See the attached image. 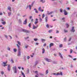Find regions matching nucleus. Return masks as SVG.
Masks as SVG:
<instances>
[{
  "instance_id": "25",
  "label": "nucleus",
  "mask_w": 77,
  "mask_h": 77,
  "mask_svg": "<svg viewBox=\"0 0 77 77\" xmlns=\"http://www.w3.org/2000/svg\"><path fill=\"white\" fill-rule=\"evenodd\" d=\"M40 2H42L43 3H45V0H40Z\"/></svg>"
},
{
  "instance_id": "2",
  "label": "nucleus",
  "mask_w": 77,
  "mask_h": 77,
  "mask_svg": "<svg viewBox=\"0 0 77 77\" xmlns=\"http://www.w3.org/2000/svg\"><path fill=\"white\" fill-rule=\"evenodd\" d=\"M53 75H63L62 72H60V73L59 72L57 73V74H56V73H53Z\"/></svg>"
},
{
  "instance_id": "48",
  "label": "nucleus",
  "mask_w": 77,
  "mask_h": 77,
  "mask_svg": "<svg viewBox=\"0 0 77 77\" xmlns=\"http://www.w3.org/2000/svg\"><path fill=\"white\" fill-rule=\"evenodd\" d=\"M46 26L47 27V28H49V26L48 25V24H47Z\"/></svg>"
},
{
  "instance_id": "18",
  "label": "nucleus",
  "mask_w": 77,
  "mask_h": 77,
  "mask_svg": "<svg viewBox=\"0 0 77 77\" xmlns=\"http://www.w3.org/2000/svg\"><path fill=\"white\" fill-rule=\"evenodd\" d=\"M34 11H35V13H36V14H38V10H37V9H36L35 8L34 9Z\"/></svg>"
},
{
  "instance_id": "64",
  "label": "nucleus",
  "mask_w": 77,
  "mask_h": 77,
  "mask_svg": "<svg viewBox=\"0 0 77 77\" xmlns=\"http://www.w3.org/2000/svg\"><path fill=\"white\" fill-rule=\"evenodd\" d=\"M56 33H59V31L57 30L56 31Z\"/></svg>"
},
{
  "instance_id": "8",
  "label": "nucleus",
  "mask_w": 77,
  "mask_h": 77,
  "mask_svg": "<svg viewBox=\"0 0 77 77\" xmlns=\"http://www.w3.org/2000/svg\"><path fill=\"white\" fill-rule=\"evenodd\" d=\"M38 23V19L37 18H36L35 20V21L34 23L36 25Z\"/></svg>"
},
{
  "instance_id": "6",
  "label": "nucleus",
  "mask_w": 77,
  "mask_h": 77,
  "mask_svg": "<svg viewBox=\"0 0 77 77\" xmlns=\"http://www.w3.org/2000/svg\"><path fill=\"white\" fill-rule=\"evenodd\" d=\"M7 69H8V71H10V70H11V65H10V64H8V65Z\"/></svg>"
},
{
  "instance_id": "1",
  "label": "nucleus",
  "mask_w": 77,
  "mask_h": 77,
  "mask_svg": "<svg viewBox=\"0 0 77 77\" xmlns=\"http://www.w3.org/2000/svg\"><path fill=\"white\" fill-rule=\"evenodd\" d=\"M12 69L13 70L14 73H17L18 70H17V67L16 66H14L13 67Z\"/></svg>"
},
{
  "instance_id": "5",
  "label": "nucleus",
  "mask_w": 77,
  "mask_h": 77,
  "mask_svg": "<svg viewBox=\"0 0 77 77\" xmlns=\"http://www.w3.org/2000/svg\"><path fill=\"white\" fill-rule=\"evenodd\" d=\"M17 56L18 57L20 56H21V51H18V53L17 54Z\"/></svg>"
},
{
  "instance_id": "41",
  "label": "nucleus",
  "mask_w": 77,
  "mask_h": 77,
  "mask_svg": "<svg viewBox=\"0 0 77 77\" xmlns=\"http://www.w3.org/2000/svg\"><path fill=\"white\" fill-rule=\"evenodd\" d=\"M53 13V11H51L50 12H49V15H51Z\"/></svg>"
},
{
  "instance_id": "11",
  "label": "nucleus",
  "mask_w": 77,
  "mask_h": 77,
  "mask_svg": "<svg viewBox=\"0 0 77 77\" xmlns=\"http://www.w3.org/2000/svg\"><path fill=\"white\" fill-rule=\"evenodd\" d=\"M3 63L4 65L3 66L4 67H5V66H8V64H6V63H7V61L6 62H3Z\"/></svg>"
},
{
  "instance_id": "51",
  "label": "nucleus",
  "mask_w": 77,
  "mask_h": 77,
  "mask_svg": "<svg viewBox=\"0 0 77 77\" xmlns=\"http://www.w3.org/2000/svg\"><path fill=\"white\" fill-rule=\"evenodd\" d=\"M11 61L12 62V63H14V61H13V60L12 59L11 60Z\"/></svg>"
},
{
  "instance_id": "49",
  "label": "nucleus",
  "mask_w": 77,
  "mask_h": 77,
  "mask_svg": "<svg viewBox=\"0 0 77 77\" xmlns=\"http://www.w3.org/2000/svg\"><path fill=\"white\" fill-rule=\"evenodd\" d=\"M72 51H72V50L71 49L70 50V53L71 54L72 53Z\"/></svg>"
},
{
  "instance_id": "42",
  "label": "nucleus",
  "mask_w": 77,
  "mask_h": 77,
  "mask_svg": "<svg viewBox=\"0 0 77 77\" xmlns=\"http://www.w3.org/2000/svg\"><path fill=\"white\" fill-rule=\"evenodd\" d=\"M59 47L60 48H62V45L60 44L59 45Z\"/></svg>"
},
{
  "instance_id": "35",
  "label": "nucleus",
  "mask_w": 77,
  "mask_h": 77,
  "mask_svg": "<svg viewBox=\"0 0 77 77\" xmlns=\"http://www.w3.org/2000/svg\"><path fill=\"white\" fill-rule=\"evenodd\" d=\"M11 12H8V15L9 16H10V15H11Z\"/></svg>"
},
{
  "instance_id": "54",
  "label": "nucleus",
  "mask_w": 77,
  "mask_h": 77,
  "mask_svg": "<svg viewBox=\"0 0 77 77\" xmlns=\"http://www.w3.org/2000/svg\"><path fill=\"white\" fill-rule=\"evenodd\" d=\"M29 37H27L26 38H25V39H28V38H29Z\"/></svg>"
},
{
  "instance_id": "53",
  "label": "nucleus",
  "mask_w": 77,
  "mask_h": 77,
  "mask_svg": "<svg viewBox=\"0 0 77 77\" xmlns=\"http://www.w3.org/2000/svg\"><path fill=\"white\" fill-rule=\"evenodd\" d=\"M27 59H30V57H29V56H28L27 57Z\"/></svg>"
},
{
  "instance_id": "57",
  "label": "nucleus",
  "mask_w": 77,
  "mask_h": 77,
  "mask_svg": "<svg viewBox=\"0 0 77 77\" xmlns=\"http://www.w3.org/2000/svg\"><path fill=\"white\" fill-rule=\"evenodd\" d=\"M70 67L71 68H72V67H73V66H72V65H70Z\"/></svg>"
},
{
  "instance_id": "56",
  "label": "nucleus",
  "mask_w": 77,
  "mask_h": 77,
  "mask_svg": "<svg viewBox=\"0 0 77 77\" xmlns=\"http://www.w3.org/2000/svg\"><path fill=\"white\" fill-rule=\"evenodd\" d=\"M66 41V38L65 37V38H64V41Z\"/></svg>"
},
{
  "instance_id": "33",
  "label": "nucleus",
  "mask_w": 77,
  "mask_h": 77,
  "mask_svg": "<svg viewBox=\"0 0 77 77\" xmlns=\"http://www.w3.org/2000/svg\"><path fill=\"white\" fill-rule=\"evenodd\" d=\"M52 31H53V30L51 29V30H49L48 31V32L49 33H51V32H52Z\"/></svg>"
},
{
  "instance_id": "7",
  "label": "nucleus",
  "mask_w": 77,
  "mask_h": 77,
  "mask_svg": "<svg viewBox=\"0 0 77 77\" xmlns=\"http://www.w3.org/2000/svg\"><path fill=\"white\" fill-rule=\"evenodd\" d=\"M32 27H33V29H37L38 28V25H37L36 26H35V25H33Z\"/></svg>"
},
{
  "instance_id": "31",
  "label": "nucleus",
  "mask_w": 77,
  "mask_h": 77,
  "mask_svg": "<svg viewBox=\"0 0 77 77\" xmlns=\"http://www.w3.org/2000/svg\"><path fill=\"white\" fill-rule=\"evenodd\" d=\"M32 5H29V8L30 10V9H31V8H32Z\"/></svg>"
},
{
  "instance_id": "10",
  "label": "nucleus",
  "mask_w": 77,
  "mask_h": 77,
  "mask_svg": "<svg viewBox=\"0 0 77 77\" xmlns=\"http://www.w3.org/2000/svg\"><path fill=\"white\" fill-rule=\"evenodd\" d=\"M38 63H39V62L38 61H35V64L34 65V66H33V67H36V65H37V64Z\"/></svg>"
},
{
  "instance_id": "63",
  "label": "nucleus",
  "mask_w": 77,
  "mask_h": 77,
  "mask_svg": "<svg viewBox=\"0 0 77 77\" xmlns=\"http://www.w3.org/2000/svg\"><path fill=\"white\" fill-rule=\"evenodd\" d=\"M46 45H47L45 43V44H44L43 46H46Z\"/></svg>"
},
{
  "instance_id": "24",
  "label": "nucleus",
  "mask_w": 77,
  "mask_h": 77,
  "mask_svg": "<svg viewBox=\"0 0 77 77\" xmlns=\"http://www.w3.org/2000/svg\"><path fill=\"white\" fill-rule=\"evenodd\" d=\"M41 41L42 42H44L45 41V39H42Z\"/></svg>"
},
{
  "instance_id": "52",
  "label": "nucleus",
  "mask_w": 77,
  "mask_h": 77,
  "mask_svg": "<svg viewBox=\"0 0 77 77\" xmlns=\"http://www.w3.org/2000/svg\"><path fill=\"white\" fill-rule=\"evenodd\" d=\"M35 44L36 45H38V44H39V43H35Z\"/></svg>"
},
{
  "instance_id": "59",
  "label": "nucleus",
  "mask_w": 77,
  "mask_h": 77,
  "mask_svg": "<svg viewBox=\"0 0 77 77\" xmlns=\"http://www.w3.org/2000/svg\"><path fill=\"white\" fill-rule=\"evenodd\" d=\"M3 14V13H1L0 12V15H2Z\"/></svg>"
},
{
  "instance_id": "27",
  "label": "nucleus",
  "mask_w": 77,
  "mask_h": 77,
  "mask_svg": "<svg viewBox=\"0 0 77 77\" xmlns=\"http://www.w3.org/2000/svg\"><path fill=\"white\" fill-rule=\"evenodd\" d=\"M44 53H45V49H44V48H43L42 53H43V54H44Z\"/></svg>"
},
{
  "instance_id": "17",
  "label": "nucleus",
  "mask_w": 77,
  "mask_h": 77,
  "mask_svg": "<svg viewBox=\"0 0 77 77\" xmlns=\"http://www.w3.org/2000/svg\"><path fill=\"white\" fill-rule=\"evenodd\" d=\"M74 29V26L72 27V29L71 30V31L72 32H75V29Z\"/></svg>"
},
{
  "instance_id": "19",
  "label": "nucleus",
  "mask_w": 77,
  "mask_h": 77,
  "mask_svg": "<svg viewBox=\"0 0 77 77\" xmlns=\"http://www.w3.org/2000/svg\"><path fill=\"white\" fill-rule=\"evenodd\" d=\"M18 22L19 24H21L22 23V20L21 19H19V20Z\"/></svg>"
},
{
  "instance_id": "30",
  "label": "nucleus",
  "mask_w": 77,
  "mask_h": 77,
  "mask_svg": "<svg viewBox=\"0 0 77 77\" xmlns=\"http://www.w3.org/2000/svg\"><path fill=\"white\" fill-rule=\"evenodd\" d=\"M29 69H28L26 71V74H29Z\"/></svg>"
},
{
  "instance_id": "4",
  "label": "nucleus",
  "mask_w": 77,
  "mask_h": 77,
  "mask_svg": "<svg viewBox=\"0 0 77 77\" xmlns=\"http://www.w3.org/2000/svg\"><path fill=\"white\" fill-rule=\"evenodd\" d=\"M22 31H23V32H25V33H29L30 32L29 31L25 29H22Z\"/></svg>"
},
{
  "instance_id": "20",
  "label": "nucleus",
  "mask_w": 77,
  "mask_h": 77,
  "mask_svg": "<svg viewBox=\"0 0 77 77\" xmlns=\"http://www.w3.org/2000/svg\"><path fill=\"white\" fill-rule=\"evenodd\" d=\"M7 9L8 10H9V11H10V12H11V7L9 6L7 8Z\"/></svg>"
},
{
  "instance_id": "36",
  "label": "nucleus",
  "mask_w": 77,
  "mask_h": 77,
  "mask_svg": "<svg viewBox=\"0 0 77 77\" xmlns=\"http://www.w3.org/2000/svg\"><path fill=\"white\" fill-rule=\"evenodd\" d=\"M48 73V70H47L46 71V74H47Z\"/></svg>"
},
{
  "instance_id": "50",
  "label": "nucleus",
  "mask_w": 77,
  "mask_h": 77,
  "mask_svg": "<svg viewBox=\"0 0 77 77\" xmlns=\"http://www.w3.org/2000/svg\"><path fill=\"white\" fill-rule=\"evenodd\" d=\"M33 4H34V2H32L31 6H32Z\"/></svg>"
},
{
  "instance_id": "40",
  "label": "nucleus",
  "mask_w": 77,
  "mask_h": 77,
  "mask_svg": "<svg viewBox=\"0 0 77 77\" xmlns=\"http://www.w3.org/2000/svg\"><path fill=\"white\" fill-rule=\"evenodd\" d=\"M39 19L40 21V22H41V21H42V19L41 18L39 17Z\"/></svg>"
},
{
  "instance_id": "32",
  "label": "nucleus",
  "mask_w": 77,
  "mask_h": 77,
  "mask_svg": "<svg viewBox=\"0 0 77 77\" xmlns=\"http://www.w3.org/2000/svg\"><path fill=\"white\" fill-rule=\"evenodd\" d=\"M13 50H14V52H17V49L15 48H14L13 49Z\"/></svg>"
},
{
  "instance_id": "15",
  "label": "nucleus",
  "mask_w": 77,
  "mask_h": 77,
  "mask_svg": "<svg viewBox=\"0 0 77 77\" xmlns=\"http://www.w3.org/2000/svg\"><path fill=\"white\" fill-rule=\"evenodd\" d=\"M16 45H17V47L18 48V51H20V46L18 44H17Z\"/></svg>"
},
{
  "instance_id": "23",
  "label": "nucleus",
  "mask_w": 77,
  "mask_h": 77,
  "mask_svg": "<svg viewBox=\"0 0 77 77\" xmlns=\"http://www.w3.org/2000/svg\"><path fill=\"white\" fill-rule=\"evenodd\" d=\"M38 11L41 12V7H39L38 8Z\"/></svg>"
},
{
  "instance_id": "3",
  "label": "nucleus",
  "mask_w": 77,
  "mask_h": 77,
  "mask_svg": "<svg viewBox=\"0 0 77 77\" xmlns=\"http://www.w3.org/2000/svg\"><path fill=\"white\" fill-rule=\"evenodd\" d=\"M45 60L46 61H47V62H52L51 60L48 58H45Z\"/></svg>"
},
{
  "instance_id": "62",
  "label": "nucleus",
  "mask_w": 77,
  "mask_h": 77,
  "mask_svg": "<svg viewBox=\"0 0 77 77\" xmlns=\"http://www.w3.org/2000/svg\"><path fill=\"white\" fill-rule=\"evenodd\" d=\"M9 37H10V38H11V39H12V37H11V35H9Z\"/></svg>"
},
{
  "instance_id": "22",
  "label": "nucleus",
  "mask_w": 77,
  "mask_h": 77,
  "mask_svg": "<svg viewBox=\"0 0 77 77\" xmlns=\"http://www.w3.org/2000/svg\"><path fill=\"white\" fill-rule=\"evenodd\" d=\"M61 20H63V22L65 21V17L62 18Z\"/></svg>"
},
{
  "instance_id": "34",
  "label": "nucleus",
  "mask_w": 77,
  "mask_h": 77,
  "mask_svg": "<svg viewBox=\"0 0 77 77\" xmlns=\"http://www.w3.org/2000/svg\"><path fill=\"white\" fill-rule=\"evenodd\" d=\"M47 13L46 15H50V12L48 11H47Z\"/></svg>"
},
{
  "instance_id": "29",
  "label": "nucleus",
  "mask_w": 77,
  "mask_h": 77,
  "mask_svg": "<svg viewBox=\"0 0 77 77\" xmlns=\"http://www.w3.org/2000/svg\"><path fill=\"white\" fill-rule=\"evenodd\" d=\"M64 33H66V32H68V31L66 29H64Z\"/></svg>"
},
{
  "instance_id": "14",
  "label": "nucleus",
  "mask_w": 77,
  "mask_h": 77,
  "mask_svg": "<svg viewBox=\"0 0 77 77\" xmlns=\"http://www.w3.org/2000/svg\"><path fill=\"white\" fill-rule=\"evenodd\" d=\"M54 45V43H51L50 44L49 48H51V47H52V46H53Z\"/></svg>"
},
{
  "instance_id": "46",
  "label": "nucleus",
  "mask_w": 77,
  "mask_h": 77,
  "mask_svg": "<svg viewBox=\"0 0 77 77\" xmlns=\"http://www.w3.org/2000/svg\"><path fill=\"white\" fill-rule=\"evenodd\" d=\"M72 38V37H70L69 38V41H70L71 40V38Z\"/></svg>"
},
{
  "instance_id": "26",
  "label": "nucleus",
  "mask_w": 77,
  "mask_h": 77,
  "mask_svg": "<svg viewBox=\"0 0 77 77\" xmlns=\"http://www.w3.org/2000/svg\"><path fill=\"white\" fill-rule=\"evenodd\" d=\"M17 44L19 45H21V42L19 41H17Z\"/></svg>"
},
{
  "instance_id": "13",
  "label": "nucleus",
  "mask_w": 77,
  "mask_h": 77,
  "mask_svg": "<svg viewBox=\"0 0 77 77\" xmlns=\"http://www.w3.org/2000/svg\"><path fill=\"white\" fill-rule=\"evenodd\" d=\"M63 12L64 13V15H67L68 13H67L66 11V10H64Z\"/></svg>"
},
{
  "instance_id": "12",
  "label": "nucleus",
  "mask_w": 77,
  "mask_h": 77,
  "mask_svg": "<svg viewBox=\"0 0 77 77\" xmlns=\"http://www.w3.org/2000/svg\"><path fill=\"white\" fill-rule=\"evenodd\" d=\"M58 55L61 58V59H63V57L62 56V54L60 52L58 53Z\"/></svg>"
},
{
  "instance_id": "55",
  "label": "nucleus",
  "mask_w": 77,
  "mask_h": 77,
  "mask_svg": "<svg viewBox=\"0 0 77 77\" xmlns=\"http://www.w3.org/2000/svg\"><path fill=\"white\" fill-rule=\"evenodd\" d=\"M29 46L28 45H27L25 46V47L26 48H27Z\"/></svg>"
},
{
  "instance_id": "38",
  "label": "nucleus",
  "mask_w": 77,
  "mask_h": 77,
  "mask_svg": "<svg viewBox=\"0 0 77 77\" xmlns=\"http://www.w3.org/2000/svg\"><path fill=\"white\" fill-rule=\"evenodd\" d=\"M39 74L40 75H41L42 76H44V74L41 73H39Z\"/></svg>"
},
{
  "instance_id": "60",
  "label": "nucleus",
  "mask_w": 77,
  "mask_h": 77,
  "mask_svg": "<svg viewBox=\"0 0 77 77\" xmlns=\"http://www.w3.org/2000/svg\"><path fill=\"white\" fill-rule=\"evenodd\" d=\"M18 68L19 69H21V67H18Z\"/></svg>"
},
{
  "instance_id": "43",
  "label": "nucleus",
  "mask_w": 77,
  "mask_h": 77,
  "mask_svg": "<svg viewBox=\"0 0 77 77\" xmlns=\"http://www.w3.org/2000/svg\"><path fill=\"white\" fill-rule=\"evenodd\" d=\"M7 50H8L9 51H10L11 50V49H10V48L9 47H8V48H7Z\"/></svg>"
},
{
  "instance_id": "39",
  "label": "nucleus",
  "mask_w": 77,
  "mask_h": 77,
  "mask_svg": "<svg viewBox=\"0 0 77 77\" xmlns=\"http://www.w3.org/2000/svg\"><path fill=\"white\" fill-rule=\"evenodd\" d=\"M45 17V15L44 14H43L42 15V18H44Z\"/></svg>"
},
{
  "instance_id": "45",
  "label": "nucleus",
  "mask_w": 77,
  "mask_h": 77,
  "mask_svg": "<svg viewBox=\"0 0 77 77\" xmlns=\"http://www.w3.org/2000/svg\"><path fill=\"white\" fill-rule=\"evenodd\" d=\"M31 23H30L29 24V27H31Z\"/></svg>"
},
{
  "instance_id": "37",
  "label": "nucleus",
  "mask_w": 77,
  "mask_h": 77,
  "mask_svg": "<svg viewBox=\"0 0 77 77\" xmlns=\"http://www.w3.org/2000/svg\"><path fill=\"white\" fill-rule=\"evenodd\" d=\"M1 74H2V75H3V74H5V73H4V72L2 71L1 72Z\"/></svg>"
},
{
  "instance_id": "47",
  "label": "nucleus",
  "mask_w": 77,
  "mask_h": 77,
  "mask_svg": "<svg viewBox=\"0 0 77 77\" xmlns=\"http://www.w3.org/2000/svg\"><path fill=\"white\" fill-rule=\"evenodd\" d=\"M34 41H38V39L37 38H34Z\"/></svg>"
},
{
  "instance_id": "61",
  "label": "nucleus",
  "mask_w": 77,
  "mask_h": 77,
  "mask_svg": "<svg viewBox=\"0 0 77 77\" xmlns=\"http://www.w3.org/2000/svg\"><path fill=\"white\" fill-rule=\"evenodd\" d=\"M35 72L36 73V74H37L38 73V71H35Z\"/></svg>"
},
{
  "instance_id": "58",
  "label": "nucleus",
  "mask_w": 77,
  "mask_h": 77,
  "mask_svg": "<svg viewBox=\"0 0 77 77\" xmlns=\"http://www.w3.org/2000/svg\"><path fill=\"white\" fill-rule=\"evenodd\" d=\"M5 38H7V39H8V36L6 35H5Z\"/></svg>"
},
{
  "instance_id": "21",
  "label": "nucleus",
  "mask_w": 77,
  "mask_h": 77,
  "mask_svg": "<svg viewBox=\"0 0 77 77\" xmlns=\"http://www.w3.org/2000/svg\"><path fill=\"white\" fill-rule=\"evenodd\" d=\"M45 22H47L48 21V17L47 16L45 18Z\"/></svg>"
},
{
  "instance_id": "9",
  "label": "nucleus",
  "mask_w": 77,
  "mask_h": 77,
  "mask_svg": "<svg viewBox=\"0 0 77 77\" xmlns=\"http://www.w3.org/2000/svg\"><path fill=\"white\" fill-rule=\"evenodd\" d=\"M27 19H26L24 21V22L23 23V24H25V25L27 24Z\"/></svg>"
},
{
  "instance_id": "44",
  "label": "nucleus",
  "mask_w": 77,
  "mask_h": 77,
  "mask_svg": "<svg viewBox=\"0 0 77 77\" xmlns=\"http://www.w3.org/2000/svg\"><path fill=\"white\" fill-rule=\"evenodd\" d=\"M60 12H61V13H62V12H63V10L62 9H60Z\"/></svg>"
},
{
  "instance_id": "28",
  "label": "nucleus",
  "mask_w": 77,
  "mask_h": 77,
  "mask_svg": "<svg viewBox=\"0 0 77 77\" xmlns=\"http://www.w3.org/2000/svg\"><path fill=\"white\" fill-rule=\"evenodd\" d=\"M2 24H3L4 25H5V24H6V22H2Z\"/></svg>"
},
{
  "instance_id": "16",
  "label": "nucleus",
  "mask_w": 77,
  "mask_h": 77,
  "mask_svg": "<svg viewBox=\"0 0 77 77\" xmlns=\"http://www.w3.org/2000/svg\"><path fill=\"white\" fill-rule=\"evenodd\" d=\"M20 72L21 73L22 75H23V77H26V76L25 75V74H24V73H23L22 71H21Z\"/></svg>"
}]
</instances>
